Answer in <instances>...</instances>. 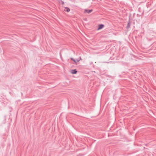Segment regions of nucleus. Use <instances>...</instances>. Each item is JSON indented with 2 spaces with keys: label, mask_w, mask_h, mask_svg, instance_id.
Here are the masks:
<instances>
[{
  "label": "nucleus",
  "mask_w": 156,
  "mask_h": 156,
  "mask_svg": "<svg viewBox=\"0 0 156 156\" xmlns=\"http://www.w3.org/2000/svg\"><path fill=\"white\" fill-rule=\"evenodd\" d=\"M92 11V9L87 10L85 9L84 10V13L89 14Z\"/></svg>",
  "instance_id": "obj_1"
},
{
  "label": "nucleus",
  "mask_w": 156,
  "mask_h": 156,
  "mask_svg": "<svg viewBox=\"0 0 156 156\" xmlns=\"http://www.w3.org/2000/svg\"><path fill=\"white\" fill-rule=\"evenodd\" d=\"M71 59L72 60L73 62H75V63H76V60L74 59L73 58H71Z\"/></svg>",
  "instance_id": "obj_6"
},
{
  "label": "nucleus",
  "mask_w": 156,
  "mask_h": 156,
  "mask_svg": "<svg viewBox=\"0 0 156 156\" xmlns=\"http://www.w3.org/2000/svg\"><path fill=\"white\" fill-rule=\"evenodd\" d=\"M104 26L103 24H100L99 25L98 27V30H100L103 28Z\"/></svg>",
  "instance_id": "obj_2"
},
{
  "label": "nucleus",
  "mask_w": 156,
  "mask_h": 156,
  "mask_svg": "<svg viewBox=\"0 0 156 156\" xmlns=\"http://www.w3.org/2000/svg\"><path fill=\"white\" fill-rule=\"evenodd\" d=\"M79 60H77V62H79Z\"/></svg>",
  "instance_id": "obj_8"
},
{
  "label": "nucleus",
  "mask_w": 156,
  "mask_h": 156,
  "mask_svg": "<svg viewBox=\"0 0 156 156\" xmlns=\"http://www.w3.org/2000/svg\"><path fill=\"white\" fill-rule=\"evenodd\" d=\"M62 4L63 5L64 4V2H63V1H62Z\"/></svg>",
  "instance_id": "obj_7"
},
{
  "label": "nucleus",
  "mask_w": 156,
  "mask_h": 156,
  "mask_svg": "<svg viewBox=\"0 0 156 156\" xmlns=\"http://www.w3.org/2000/svg\"><path fill=\"white\" fill-rule=\"evenodd\" d=\"M77 71L76 69H73L71 70V73L73 74H75L76 73Z\"/></svg>",
  "instance_id": "obj_3"
},
{
  "label": "nucleus",
  "mask_w": 156,
  "mask_h": 156,
  "mask_svg": "<svg viewBox=\"0 0 156 156\" xmlns=\"http://www.w3.org/2000/svg\"><path fill=\"white\" fill-rule=\"evenodd\" d=\"M130 27V23L129 22H128V23H127V26H126V29H128Z\"/></svg>",
  "instance_id": "obj_4"
},
{
  "label": "nucleus",
  "mask_w": 156,
  "mask_h": 156,
  "mask_svg": "<svg viewBox=\"0 0 156 156\" xmlns=\"http://www.w3.org/2000/svg\"><path fill=\"white\" fill-rule=\"evenodd\" d=\"M65 9H66L65 10L67 12H69L70 11V9L69 8H68V7H66L65 8Z\"/></svg>",
  "instance_id": "obj_5"
}]
</instances>
